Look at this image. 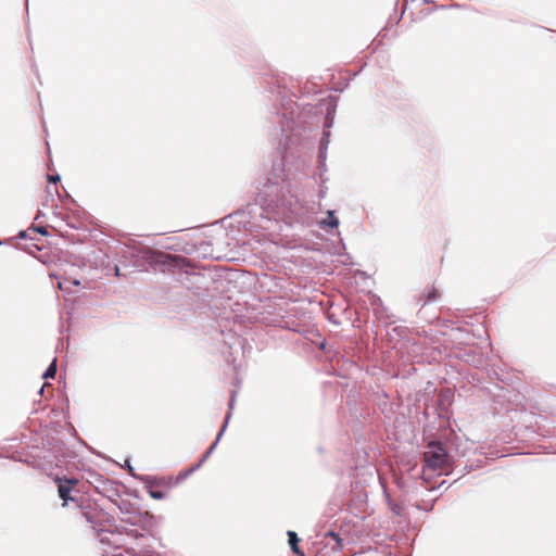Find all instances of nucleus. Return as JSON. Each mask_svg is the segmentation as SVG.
Segmentation results:
<instances>
[{
  "mask_svg": "<svg viewBox=\"0 0 556 556\" xmlns=\"http://www.w3.org/2000/svg\"><path fill=\"white\" fill-rule=\"evenodd\" d=\"M143 531L141 528H126V532L125 534L128 535L129 538L131 539H139V538H142L144 534H143Z\"/></svg>",
  "mask_w": 556,
  "mask_h": 556,
  "instance_id": "11",
  "label": "nucleus"
},
{
  "mask_svg": "<svg viewBox=\"0 0 556 556\" xmlns=\"http://www.w3.org/2000/svg\"><path fill=\"white\" fill-rule=\"evenodd\" d=\"M150 495L155 500H162L164 497V494L161 491H150Z\"/></svg>",
  "mask_w": 556,
  "mask_h": 556,
  "instance_id": "20",
  "label": "nucleus"
},
{
  "mask_svg": "<svg viewBox=\"0 0 556 556\" xmlns=\"http://www.w3.org/2000/svg\"><path fill=\"white\" fill-rule=\"evenodd\" d=\"M287 535L292 553L304 556L303 552L299 547L300 538L298 536V534L294 531H288Z\"/></svg>",
  "mask_w": 556,
  "mask_h": 556,
  "instance_id": "8",
  "label": "nucleus"
},
{
  "mask_svg": "<svg viewBox=\"0 0 556 556\" xmlns=\"http://www.w3.org/2000/svg\"><path fill=\"white\" fill-rule=\"evenodd\" d=\"M204 463H202L201 460H199L197 464H194L193 466H191L188 471L185 473V476H188L192 472H194L195 470H198Z\"/></svg>",
  "mask_w": 556,
  "mask_h": 556,
  "instance_id": "17",
  "label": "nucleus"
},
{
  "mask_svg": "<svg viewBox=\"0 0 556 556\" xmlns=\"http://www.w3.org/2000/svg\"><path fill=\"white\" fill-rule=\"evenodd\" d=\"M81 508V514L85 517L86 521L91 525L92 529L96 531H105V528L101 526L98 521L99 513L90 507V505L84 507L81 504L78 505Z\"/></svg>",
  "mask_w": 556,
  "mask_h": 556,
  "instance_id": "5",
  "label": "nucleus"
},
{
  "mask_svg": "<svg viewBox=\"0 0 556 556\" xmlns=\"http://www.w3.org/2000/svg\"><path fill=\"white\" fill-rule=\"evenodd\" d=\"M287 110H288V109H287V108H285V111L281 113V115H282V116H286V115H287V113H286V111H287Z\"/></svg>",
  "mask_w": 556,
  "mask_h": 556,
  "instance_id": "29",
  "label": "nucleus"
},
{
  "mask_svg": "<svg viewBox=\"0 0 556 556\" xmlns=\"http://www.w3.org/2000/svg\"><path fill=\"white\" fill-rule=\"evenodd\" d=\"M324 194H325V189L321 188L320 189V195L324 197Z\"/></svg>",
  "mask_w": 556,
  "mask_h": 556,
  "instance_id": "26",
  "label": "nucleus"
},
{
  "mask_svg": "<svg viewBox=\"0 0 556 556\" xmlns=\"http://www.w3.org/2000/svg\"><path fill=\"white\" fill-rule=\"evenodd\" d=\"M332 123H333V117L331 116V112L328 111L326 121H325V128H330L332 126Z\"/></svg>",
  "mask_w": 556,
  "mask_h": 556,
  "instance_id": "18",
  "label": "nucleus"
},
{
  "mask_svg": "<svg viewBox=\"0 0 556 556\" xmlns=\"http://www.w3.org/2000/svg\"><path fill=\"white\" fill-rule=\"evenodd\" d=\"M55 482L58 484L59 496L63 501V505H66L68 502L77 503V497L71 495L74 485L78 482L77 479H63L56 477Z\"/></svg>",
  "mask_w": 556,
  "mask_h": 556,
  "instance_id": "3",
  "label": "nucleus"
},
{
  "mask_svg": "<svg viewBox=\"0 0 556 556\" xmlns=\"http://www.w3.org/2000/svg\"><path fill=\"white\" fill-rule=\"evenodd\" d=\"M121 511V521L134 528H141L146 530V521L149 517L148 513H142L137 509H130V505L124 503L118 505Z\"/></svg>",
  "mask_w": 556,
  "mask_h": 556,
  "instance_id": "2",
  "label": "nucleus"
},
{
  "mask_svg": "<svg viewBox=\"0 0 556 556\" xmlns=\"http://www.w3.org/2000/svg\"><path fill=\"white\" fill-rule=\"evenodd\" d=\"M105 531H109V532H112V533H118V534H124L126 532V527L119 525V526H114V529L111 530V529H105Z\"/></svg>",
  "mask_w": 556,
  "mask_h": 556,
  "instance_id": "15",
  "label": "nucleus"
},
{
  "mask_svg": "<svg viewBox=\"0 0 556 556\" xmlns=\"http://www.w3.org/2000/svg\"><path fill=\"white\" fill-rule=\"evenodd\" d=\"M49 182L55 184L61 180V176L59 174L48 175Z\"/></svg>",
  "mask_w": 556,
  "mask_h": 556,
  "instance_id": "21",
  "label": "nucleus"
},
{
  "mask_svg": "<svg viewBox=\"0 0 556 556\" xmlns=\"http://www.w3.org/2000/svg\"><path fill=\"white\" fill-rule=\"evenodd\" d=\"M142 257L146 261H148L150 264H157V263L164 264L166 262V260L169 258L170 256L168 254L163 253V252H156V251H153L151 249H147L143 252Z\"/></svg>",
  "mask_w": 556,
  "mask_h": 556,
  "instance_id": "6",
  "label": "nucleus"
},
{
  "mask_svg": "<svg viewBox=\"0 0 556 556\" xmlns=\"http://www.w3.org/2000/svg\"><path fill=\"white\" fill-rule=\"evenodd\" d=\"M115 271H116V275L118 276L119 275V268L117 266L115 267Z\"/></svg>",
  "mask_w": 556,
  "mask_h": 556,
  "instance_id": "27",
  "label": "nucleus"
},
{
  "mask_svg": "<svg viewBox=\"0 0 556 556\" xmlns=\"http://www.w3.org/2000/svg\"><path fill=\"white\" fill-rule=\"evenodd\" d=\"M470 470H471V467L465 466V467H464V469H462V470H459V471H458V473H459L460 476H464V475H466V473L470 472Z\"/></svg>",
  "mask_w": 556,
  "mask_h": 556,
  "instance_id": "22",
  "label": "nucleus"
},
{
  "mask_svg": "<svg viewBox=\"0 0 556 556\" xmlns=\"http://www.w3.org/2000/svg\"><path fill=\"white\" fill-rule=\"evenodd\" d=\"M425 304L431 303L438 299V291L434 288H431L427 293H425Z\"/></svg>",
  "mask_w": 556,
  "mask_h": 556,
  "instance_id": "12",
  "label": "nucleus"
},
{
  "mask_svg": "<svg viewBox=\"0 0 556 556\" xmlns=\"http://www.w3.org/2000/svg\"><path fill=\"white\" fill-rule=\"evenodd\" d=\"M56 374V358H54L42 374V379L54 378Z\"/></svg>",
  "mask_w": 556,
  "mask_h": 556,
  "instance_id": "10",
  "label": "nucleus"
},
{
  "mask_svg": "<svg viewBox=\"0 0 556 556\" xmlns=\"http://www.w3.org/2000/svg\"><path fill=\"white\" fill-rule=\"evenodd\" d=\"M37 231H38L39 233H41V235H45V236H47V235H48V231H47V229H46L43 226L38 227V228H37Z\"/></svg>",
  "mask_w": 556,
  "mask_h": 556,
  "instance_id": "24",
  "label": "nucleus"
},
{
  "mask_svg": "<svg viewBox=\"0 0 556 556\" xmlns=\"http://www.w3.org/2000/svg\"><path fill=\"white\" fill-rule=\"evenodd\" d=\"M326 536H330V538H332V540H334V541H336L338 548H340V549H341V548L343 547V541H342V539H341V538H340V535H339L338 533H336L334 531H329V532L326 534Z\"/></svg>",
  "mask_w": 556,
  "mask_h": 556,
  "instance_id": "13",
  "label": "nucleus"
},
{
  "mask_svg": "<svg viewBox=\"0 0 556 556\" xmlns=\"http://www.w3.org/2000/svg\"><path fill=\"white\" fill-rule=\"evenodd\" d=\"M43 389H45V386H42L39 390V393L42 394L43 393Z\"/></svg>",
  "mask_w": 556,
  "mask_h": 556,
  "instance_id": "28",
  "label": "nucleus"
},
{
  "mask_svg": "<svg viewBox=\"0 0 556 556\" xmlns=\"http://www.w3.org/2000/svg\"><path fill=\"white\" fill-rule=\"evenodd\" d=\"M276 208L279 212H281V214H286L288 212L290 214L296 215V214H299V212L301 210V204H300L299 200L293 194L288 192V193H282L281 197L278 199Z\"/></svg>",
  "mask_w": 556,
  "mask_h": 556,
  "instance_id": "4",
  "label": "nucleus"
},
{
  "mask_svg": "<svg viewBox=\"0 0 556 556\" xmlns=\"http://www.w3.org/2000/svg\"><path fill=\"white\" fill-rule=\"evenodd\" d=\"M247 208H248V213H249V214H252L253 210L255 208V205L248 204V205H247Z\"/></svg>",
  "mask_w": 556,
  "mask_h": 556,
  "instance_id": "25",
  "label": "nucleus"
},
{
  "mask_svg": "<svg viewBox=\"0 0 556 556\" xmlns=\"http://www.w3.org/2000/svg\"><path fill=\"white\" fill-rule=\"evenodd\" d=\"M2 244V241L0 240V245Z\"/></svg>",
  "mask_w": 556,
  "mask_h": 556,
  "instance_id": "33",
  "label": "nucleus"
},
{
  "mask_svg": "<svg viewBox=\"0 0 556 556\" xmlns=\"http://www.w3.org/2000/svg\"><path fill=\"white\" fill-rule=\"evenodd\" d=\"M230 419V414L226 415L225 417V420H224V424L222 426V429L219 430V432L217 433V437L215 439V441L213 442V444L208 447V450L203 454V456L200 458V460L202 463H205L206 459L210 457V455L212 454V452L216 448L220 438L223 437L226 428H227V425H228V421Z\"/></svg>",
  "mask_w": 556,
  "mask_h": 556,
  "instance_id": "7",
  "label": "nucleus"
},
{
  "mask_svg": "<svg viewBox=\"0 0 556 556\" xmlns=\"http://www.w3.org/2000/svg\"><path fill=\"white\" fill-rule=\"evenodd\" d=\"M392 510L394 514H396V515L399 514L397 508H393Z\"/></svg>",
  "mask_w": 556,
  "mask_h": 556,
  "instance_id": "31",
  "label": "nucleus"
},
{
  "mask_svg": "<svg viewBox=\"0 0 556 556\" xmlns=\"http://www.w3.org/2000/svg\"><path fill=\"white\" fill-rule=\"evenodd\" d=\"M326 159H327V149H325V147L324 148L319 147V160H320L321 166H325Z\"/></svg>",
  "mask_w": 556,
  "mask_h": 556,
  "instance_id": "16",
  "label": "nucleus"
},
{
  "mask_svg": "<svg viewBox=\"0 0 556 556\" xmlns=\"http://www.w3.org/2000/svg\"><path fill=\"white\" fill-rule=\"evenodd\" d=\"M329 136H330V131L329 130H325L324 134H323V138L320 140V148H324V146H325V149H328Z\"/></svg>",
  "mask_w": 556,
  "mask_h": 556,
  "instance_id": "14",
  "label": "nucleus"
},
{
  "mask_svg": "<svg viewBox=\"0 0 556 556\" xmlns=\"http://www.w3.org/2000/svg\"><path fill=\"white\" fill-rule=\"evenodd\" d=\"M424 3H431L432 1L431 0H422Z\"/></svg>",
  "mask_w": 556,
  "mask_h": 556,
  "instance_id": "30",
  "label": "nucleus"
},
{
  "mask_svg": "<svg viewBox=\"0 0 556 556\" xmlns=\"http://www.w3.org/2000/svg\"><path fill=\"white\" fill-rule=\"evenodd\" d=\"M65 281L72 283L73 286H80V280L78 279H65Z\"/></svg>",
  "mask_w": 556,
  "mask_h": 556,
  "instance_id": "23",
  "label": "nucleus"
},
{
  "mask_svg": "<svg viewBox=\"0 0 556 556\" xmlns=\"http://www.w3.org/2000/svg\"><path fill=\"white\" fill-rule=\"evenodd\" d=\"M235 397H236V392H232V394H231V396H230V400H229V403H228V408H229V410H228L227 415H228V414H230V415H231V410H232L233 405H235Z\"/></svg>",
  "mask_w": 556,
  "mask_h": 556,
  "instance_id": "19",
  "label": "nucleus"
},
{
  "mask_svg": "<svg viewBox=\"0 0 556 556\" xmlns=\"http://www.w3.org/2000/svg\"><path fill=\"white\" fill-rule=\"evenodd\" d=\"M424 463L426 468L433 471L441 470L440 473L444 475H448L455 470H447L451 466V456L447 454L442 443L435 441L428 444V448L424 453Z\"/></svg>",
  "mask_w": 556,
  "mask_h": 556,
  "instance_id": "1",
  "label": "nucleus"
},
{
  "mask_svg": "<svg viewBox=\"0 0 556 556\" xmlns=\"http://www.w3.org/2000/svg\"><path fill=\"white\" fill-rule=\"evenodd\" d=\"M392 510L394 514H396V515L399 514L397 508H393Z\"/></svg>",
  "mask_w": 556,
  "mask_h": 556,
  "instance_id": "32",
  "label": "nucleus"
},
{
  "mask_svg": "<svg viewBox=\"0 0 556 556\" xmlns=\"http://www.w3.org/2000/svg\"><path fill=\"white\" fill-rule=\"evenodd\" d=\"M339 225L340 220L331 210L327 211V218L320 222L321 227L337 228Z\"/></svg>",
  "mask_w": 556,
  "mask_h": 556,
  "instance_id": "9",
  "label": "nucleus"
}]
</instances>
